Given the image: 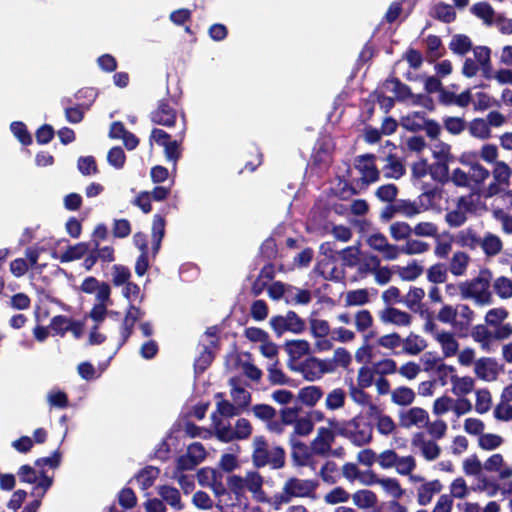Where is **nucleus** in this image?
Instances as JSON below:
<instances>
[{
	"label": "nucleus",
	"mask_w": 512,
	"mask_h": 512,
	"mask_svg": "<svg viewBox=\"0 0 512 512\" xmlns=\"http://www.w3.org/2000/svg\"><path fill=\"white\" fill-rule=\"evenodd\" d=\"M338 436L348 439L354 446L361 447L373 439V426L361 415L343 422H330Z\"/></svg>",
	"instance_id": "obj_1"
},
{
	"label": "nucleus",
	"mask_w": 512,
	"mask_h": 512,
	"mask_svg": "<svg viewBox=\"0 0 512 512\" xmlns=\"http://www.w3.org/2000/svg\"><path fill=\"white\" fill-rule=\"evenodd\" d=\"M492 280V272L488 268L480 269L478 276L459 284L463 299H474L479 305H490L493 302L489 290Z\"/></svg>",
	"instance_id": "obj_2"
},
{
	"label": "nucleus",
	"mask_w": 512,
	"mask_h": 512,
	"mask_svg": "<svg viewBox=\"0 0 512 512\" xmlns=\"http://www.w3.org/2000/svg\"><path fill=\"white\" fill-rule=\"evenodd\" d=\"M252 462L256 468L270 465L273 469H281L285 465V450L276 446L271 451L264 436H256L253 441Z\"/></svg>",
	"instance_id": "obj_3"
},
{
	"label": "nucleus",
	"mask_w": 512,
	"mask_h": 512,
	"mask_svg": "<svg viewBox=\"0 0 512 512\" xmlns=\"http://www.w3.org/2000/svg\"><path fill=\"white\" fill-rule=\"evenodd\" d=\"M318 483L313 480L299 479L296 477L289 478L282 489L281 493L273 496L274 509H280L281 505L289 503L294 497H309L311 496Z\"/></svg>",
	"instance_id": "obj_4"
},
{
	"label": "nucleus",
	"mask_w": 512,
	"mask_h": 512,
	"mask_svg": "<svg viewBox=\"0 0 512 512\" xmlns=\"http://www.w3.org/2000/svg\"><path fill=\"white\" fill-rule=\"evenodd\" d=\"M269 324L277 337H281L286 332L301 334L306 329L305 321L292 310L288 311L286 315L272 316Z\"/></svg>",
	"instance_id": "obj_5"
},
{
	"label": "nucleus",
	"mask_w": 512,
	"mask_h": 512,
	"mask_svg": "<svg viewBox=\"0 0 512 512\" xmlns=\"http://www.w3.org/2000/svg\"><path fill=\"white\" fill-rule=\"evenodd\" d=\"M176 101L171 98H163L158 101L157 107L151 111L149 118L156 125L172 127L176 123Z\"/></svg>",
	"instance_id": "obj_6"
},
{
	"label": "nucleus",
	"mask_w": 512,
	"mask_h": 512,
	"mask_svg": "<svg viewBox=\"0 0 512 512\" xmlns=\"http://www.w3.org/2000/svg\"><path fill=\"white\" fill-rule=\"evenodd\" d=\"M492 174L494 181L491 182L486 188L484 193L486 198L498 195L505 189V187L510 185L512 170L504 161H498L495 163Z\"/></svg>",
	"instance_id": "obj_7"
},
{
	"label": "nucleus",
	"mask_w": 512,
	"mask_h": 512,
	"mask_svg": "<svg viewBox=\"0 0 512 512\" xmlns=\"http://www.w3.org/2000/svg\"><path fill=\"white\" fill-rule=\"evenodd\" d=\"M376 156L374 154H364L357 156L355 167L361 172L362 180L370 184L379 180L380 172L375 165Z\"/></svg>",
	"instance_id": "obj_8"
},
{
	"label": "nucleus",
	"mask_w": 512,
	"mask_h": 512,
	"mask_svg": "<svg viewBox=\"0 0 512 512\" xmlns=\"http://www.w3.org/2000/svg\"><path fill=\"white\" fill-rule=\"evenodd\" d=\"M501 370L502 366L491 357H481L474 363V373L484 381L496 380Z\"/></svg>",
	"instance_id": "obj_9"
},
{
	"label": "nucleus",
	"mask_w": 512,
	"mask_h": 512,
	"mask_svg": "<svg viewBox=\"0 0 512 512\" xmlns=\"http://www.w3.org/2000/svg\"><path fill=\"white\" fill-rule=\"evenodd\" d=\"M368 245L381 253L387 260H394L399 256V247L388 242L386 236L380 232L369 236Z\"/></svg>",
	"instance_id": "obj_10"
},
{
	"label": "nucleus",
	"mask_w": 512,
	"mask_h": 512,
	"mask_svg": "<svg viewBox=\"0 0 512 512\" xmlns=\"http://www.w3.org/2000/svg\"><path fill=\"white\" fill-rule=\"evenodd\" d=\"M219 349V341L217 339L211 340L208 345H203L199 356L194 360L195 373H204L211 366L216 357L215 350Z\"/></svg>",
	"instance_id": "obj_11"
},
{
	"label": "nucleus",
	"mask_w": 512,
	"mask_h": 512,
	"mask_svg": "<svg viewBox=\"0 0 512 512\" xmlns=\"http://www.w3.org/2000/svg\"><path fill=\"white\" fill-rule=\"evenodd\" d=\"M292 369L301 372L303 377L308 381L320 379L325 374L326 370L322 367L321 359L313 356L305 359L299 367H292Z\"/></svg>",
	"instance_id": "obj_12"
},
{
	"label": "nucleus",
	"mask_w": 512,
	"mask_h": 512,
	"mask_svg": "<svg viewBox=\"0 0 512 512\" xmlns=\"http://www.w3.org/2000/svg\"><path fill=\"white\" fill-rule=\"evenodd\" d=\"M380 319L385 323H392L397 326H408L412 317L409 313L394 307H388L381 312Z\"/></svg>",
	"instance_id": "obj_13"
},
{
	"label": "nucleus",
	"mask_w": 512,
	"mask_h": 512,
	"mask_svg": "<svg viewBox=\"0 0 512 512\" xmlns=\"http://www.w3.org/2000/svg\"><path fill=\"white\" fill-rule=\"evenodd\" d=\"M165 218L160 214L153 216L152 222V252L156 255L161 247L162 239L165 235Z\"/></svg>",
	"instance_id": "obj_14"
},
{
	"label": "nucleus",
	"mask_w": 512,
	"mask_h": 512,
	"mask_svg": "<svg viewBox=\"0 0 512 512\" xmlns=\"http://www.w3.org/2000/svg\"><path fill=\"white\" fill-rule=\"evenodd\" d=\"M157 493L162 500L176 510H182L184 505L181 502V495L177 488L169 485H161L157 487Z\"/></svg>",
	"instance_id": "obj_15"
},
{
	"label": "nucleus",
	"mask_w": 512,
	"mask_h": 512,
	"mask_svg": "<svg viewBox=\"0 0 512 512\" xmlns=\"http://www.w3.org/2000/svg\"><path fill=\"white\" fill-rule=\"evenodd\" d=\"M91 245L88 242H79L75 245L68 246V248L59 256L62 263H67L75 260L82 259L90 250Z\"/></svg>",
	"instance_id": "obj_16"
},
{
	"label": "nucleus",
	"mask_w": 512,
	"mask_h": 512,
	"mask_svg": "<svg viewBox=\"0 0 512 512\" xmlns=\"http://www.w3.org/2000/svg\"><path fill=\"white\" fill-rule=\"evenodd\" d=\"M285 350L288 353L290 360L295 361L304 355L309 354L310 344L304 339L288 340L285 343Z\"/></svg>",
	"instance_id": "obj_17"
},
{
	"label": "nucleus",
	"mask_w": 512,
	"mask_h": 512,
	"mask_svg": "<svg viewBox=\"0 0 512 512\" xmlns=\"http://www.w3.org/2000/svg\"><path fill=\"white\" fill-rule=\"evenodd\" d=\"M160 474V469L151 465H148L141 469L134 478L137 480L141 490H147L153 486L155 480Z\"/></svg>",
	"instance_id": "obj_18"
},
{
	"label": "nucleus",
	"mask_w": 512,
	"mask_h": 512,
	"mask_svg": "<svg viewBox=\"0 0 512 512\" xmlns=\"http://www.w3.org/2000/svg\"><path fill=\"white\" fill-rule=\"evenodd\" d=\"M429 419L428 412L420 407L411 408L406 414L401 415V425L409 428L412 425L427 423Z\"/></svg>",
	"instance_id": "obj_19"
},
{
	"label": "nucleus",
	"mask_w": 512,
	"mask_h": 512,
	"mask_svg": "<svg viewBox=\"0 0 512 512\" xmlns=\"http://www.w3.org/2000/svg\"><path fill=\"white\" fill-rule=\"evenodd\" d=\"M430 15L432 18L446 24L452 23L456 19L454 8L445 2L435 4Z\"/></svg>",
	"instance_id": "obj_20"
},
{
	"label": "nucleus",
	"mask_w": 512,
	"mask_h": 512,
	"mask_svg": "<svg viewBox=\"0 0 512 512\" xmlns=\"http://www.w3.org/2000/svg\"><path fill=\"white\" fill-rule=\"evenodd\" d=\"M322 396L323 390L319 386H306L298 392V399L309 407L315 406Z\"/></svg>",
	"instance_id": "obj_21"
},
{
	"label": "nucleus",
	"mask_w": 512,
	"mask_h": 512,
	"mask_svg": "<svg viewBox=\"0 0 512 512\" xmlns=\"http://www.w3.org/2000/svg\"><path fill=\"white\" fill-rule=\"evenodd\" d=\"M424 112L415 111L407 116L401 118V125L408 131L418 132L424 129V122H426Z\"/></svg>",
	"instance_id": "obj_22"
},
{
	"label": "nucleus",
	"mask_w": 512,
	"mask_h": 512,
	"mask_svg": "<svg viewBox=\"0 0 512 512\" xmlns=\"http://www.w3.org/2000/svg\"><path fill=\"white\" fill-rule=\"evenodd\" d=\"M312 295L311 292L307 289H299L292 285H289L287 296H286V304H301L307 305L311 302Z\"/></svg>",
	"instance_id": "obj_23"
},
{
	"label": "nucleus",
	"mask_w": 512,
	"mask_h": 512,
	"mask_svg": "<svg viewBox=\"0 0 512 512\" xmlns=\"http://www.w3.org/2000/svg\"><path fill=\"white\" fill-rule=\"evenodd\" d=\"M437 341L441 344L445 357L455 355L459 348V343L450 332L443 331L436 335Z\"/></svg>",
	"instance_id": "obj_24"
},
{
	"label": "nucleus",
	"mask_w": 512,
	"mask_h": 512,
	"mask_svg": "<svg viewBox=\"0 0 512 512\" xmlns=\"http://www.w3.org/2000/svg\"><path fill=\"white\" fill-rule=\"evenodd\" d=\"M386 87L394 92L397 100L404 101L413 96L411 88L405 83L401 82L398 78H391L386 80Z\"/></svg>",
	"instance_id": "obj_25"
},
{
	"label": "nucleus",
	"mask_w": 512,
	"mask_h": 512,
	"mask_svg": "<svg viewBox=\"0 0 512 512\" xmlns=\"http://www.w3.org/2000/svg\"><path fill=\"white\" fill-rule=\"evenodd\" d=\"M334 440V433L325 427L318 429L317 437L313 440V444H323V448L316 449L317 455H326L331 450V443Z\"/></svg>",
	"instance_id": "obj_26"
},
{
	"label": "nucleus",
	"mask_w": 512,
	"mask_h": 512,
	"mask_svg": "<svg viewBox=\"0 0 512 512\" xmlns=\"http://www.w3.org/2000/svg\"><path fill=\"white\" fill-rule=\"evenodd\" d=\"M481 248L486 256L493 257L499 254L502 250L501 239L492 233H487L482 238Z\"/></svg>",
	"instance_id": "obj_27"
},
{
	"label": "nucleus",
	"mask_w": 512,
	"mask_h": 512,
	"mask_svg": "<svg viewBox=\"0 0 512 512\" xmlns=\"http://www.w3.org/2000/svg\"><path fill=\"white\" fill-rule=\"evenodd\" d=\"M457 242L461 247L475 250L481 247L482 238L473 229H466L458 234Z\"/></svg>",
	"instance_id": "obj_28"
},
{
	"label": "nucleus",
	"mask_w": 512,
	"mask_h": 512,
	"mask_svg": "<svg viewBox=\"0 0 512 512\" xmlns=\"http://www.w3.org/2000/svg\"><path fill=\"white\" fill-rule=\"evenodd\" d=\"M290 445L292 447V457L299 465H305L310 457L308 447L305 443L298 441L294 435L290 436Z\"/></svg>",
	"instance_id": "obj_29"
},
{
	"label": "nucleus",
	"mask_w": 512,
	"mask_h": 512,
	"mask_svg": "<svg viewBox=\"0 0 512 512\" xmlns=\"http://www.w3.org/2000/svg\"><path fill=\"white\" fill-rule=\"evenodd\" d=\"M471 13L474 14L479 19H482L483 22L488 26H491L494 23L493 18L495 15V11L488 2L475 3L471 7Z\"/></svg>",
	"instance_id": "obj_30"
},
{
	"label": "nucleus",
	"mask_w": 512,
	"mask_h": 512,
	"mask_svg": "<svg viewBox=\"0 0 512 512\" xmlns=\"http://www.w3.org/2000/svg\"><path fill=\"white\" fill-rule=\"evenodd\" d=\"M231 397L233 401L238 405V408H246L251 401V394L242 387L237 386V380L235 378L230 379Z\"/></svg>",
	"instance_id": "obj_31"
},
{
	"label": "nucleus",
	"mask_w": 512,
	"mask_h": 512,
	"mask_svg": "<svg viewBox=\"0 0 512 512\" xmlns=\"http://www.w3.org/2000/svg\"><path fill=\"white\" fill-rule=\"evenodd\" d=\"M449 49L458 55H465L472 49L471 39L465 34H456L449 43Z\"/></svg>",
	"instance_id": "obj_32"
},
{
	"label": "nucleus",
	"mask_w": 512,
	"mask_h": 512,
	"mask_svg": "<svg viewBox=\"0 0 512 512\" xmlns=\"http://www.w3.org/2000/svg\"><path fill=\"white\" fill-rule=\"evenodd\" d=\"M469 260L470 258L467 253L462 251L455 252L450 262V272L455 276H461L465 274Z\"/></svg>",
	"instance_id": "obj_33"
},
{
	"label": "nucleus",
	"mask_w": 512,
	"mask_h": 512,
	"mask_svg": "<svg viewBox=\"0 0 512 512\" xmlns=\"http://www.w3.org/2000/svg\"><path fill=\"white\" fill-rule=\"evenodd\" d=\"M429 174L432 179L440 184H446L450 181L449 163L433 162L429 165Z\"/></svg>",
	"instance_id": "obj_34"
},
{
	"label": "nucleus",
	"mask_w": 512,
	"mask_h": 512,
	"mask_svg": "<svg viewBox=\"0 0 512 512\" xmlns=\"http://www.w3.org/2000/svg\"><path fill=\"white\" fill-rule=\"evenodd\" d=\"M415 393L413 389L400 386L396 388L391 394V400L393 403L399 406H408L414 402Z\"/></svg>",
	"instance_id": "obj_35"
},
{
	"label": "nucleus",
	"mask_w": 512,
	"mask_h": 512,
	"mask_svg": "<svg viewBox=\"0 0 512 512\" xmlns=\"http://www.w3.org/2000/svg\"><path fill=\"white\" fill-rule=\"evenodd\" d=\"M432 156L437 162L451 163L454 161V155L451 152V145L438 140L432 149Z\"/></svg>",
	"instance_id": "obj_36"
},
{
	"label": "nucleus",
	"mask_w": 512,
	"mask_h": 512,
	"mask_svg": "<svg viewBox=\"0 0 512 512\" xmlns=\"http://www.w3.org/2000/svg\"><path fill=\"white\" fill-rule=\"evenodd\" d=\"M72 320L73 319L65 315L54 316L49 324V328L52 335L63 337L67 332H69V327L71 325Z\"/></svg>",
	"instance_id": "obj_37"
},
{
	"label": "nucleus",
	"mask_w": 512,
	"mask_h": 512,
	"mask_svg": "<svg viewBox=\"0 0 512 512\" xmlns=\"http://www.w3.org/2000/svg\"><path fill=\"white\" fill-rule=\"evenodd\" d=\"M354 504L361 508H372L377 504V496L371 490H359L353 494Z\"/></svg>",
	"instance_id": "obj_38"
},
{
	"label": "nucleus",
	"mask_w": 512,
	"mask_h": 512,
	"mask_svg": "<svg viewBox=\"0 0 512 512\" xmlns=\"http://www.w3.org/2000/svg\"><path fill=\"white\" fill-rule=\"evenodd\" d=\"M388 164L384 166V174L387 178L399 179L405 173L403 164L398 160L394 154L387 156Z\"/></svg>",
	"instance_id": "obj_39"
},
{
	"label": "nucleus",
	"mask_w": 512,
	"mask_h": 512,
	"mask_svg": "<svg viewBox=\"0 0 512 512\" xmlns=\"http://www.w3.org/2000/svg\"><path fill=\"white\" fill-rule=\"evenodd\" d=\"M453 384V392L456 395H467L474 388V380L470 376L458 377L457 375L451 376Z\"/></svg>",
	"instance_id": "obj_40"
},
{
	"label": "nucleus",
	"mask_w": 512,
	"mask_h": 512,
	"mask_svg": "<svg viewBox=\"0 0 512 512\" xmlns=\"http://www.w3.org/2000/svg\"><path fill=\"white\" fill-rule=\"evenodd\" d=\"M398 214H401L407 218H412L422 212V206L416 201L407 199H398L395 201Z\"/></svg>",
	"instance_id": "obj_41"
},
{
	"label": "nucleus",
	"mask_w": 512,
	"mask_h": 512,
	"mask_svg": "<svg viewBox=\"0 0 512 512\" xmlns=\"http://www.w3.org/2000/svg\"><path fill=\"white\" fill-rule=\"evenodd\" d=\"M213 422L215 424V433L219 441L228 443L236 439L235 430L228 425H223L220 419L216 418L215 413L212 415Z\"/></svg>",
	"instance_id": "obj_42"
},
{
	"label": "nucleus",
	"mask_w": 512,
	"mask_h": 512,
	"mask_svg": "<svg viewBox=\"0 0 512 512\" xmlns=\"http://www.w3.org/2000/svg\"><path fill=\"white\" fill-rule=\"evenodd\" d=\"M330 159V147L329 143L322 141L318 142L313 149V153L311 156L312 164L314 166H321L325 164Z\"/></svg>",
	"instance_id": "obj_43"
},
{
	"label": "nucleus",
	"mask_w": 512,
	"mask_h": 512,
	"mask_svg": "<svg viewBox=\"0 0 512 512\" xmlns=\"http://www.w3.org/2000/svg\"><path fill=\"white\" fill-rule=\"evenodd\" d=\"M403 343L404 351L410 355L419 354L427 346L426 341L424 339L413 333H411L405 340H403Z\"/></svg>",
	"instance_id": "obj_44"
},
{
	"label": "nucleus",
	"mask_w": 512,
	"mask_h": 512,
	"mask_svg": "<svg viewBox=\"0 0 512 512\" xmlns=\"http://www.w3.org/2000/svg\"><path fill=\"white\" fill-rule=\"evenodd\" d=\"M346 399L345 391L342 388H335L326 397V408L337 410L344 406Z\"/></svg>",
	"instance_id": "obj_45"
},
{
	"label": "nucleus",
	"mask_w": 512,
	"mask_h": 512,
	"mask_svg": "<svg viewBox=\"0 0 512 512\" xmlns=\"http://www.w3.org/2000/svg\"><path fill=\"white\" fill-rule=\"evenodd\" d=\"M493 288L501 299H509L512 297V280L508 277L500 276L496 278Z\"/></svg>",
	"instance_id": "obj_46"
},
{
	"label": "nucleus",
	"mask_w": 512,
	"mask_h": 512,
	"mask_svg": "<svg viewBox=\"0 0 512 512\" xmlns=\"http://www.w3.org/2000/svg\"><path fill=\"white\" fill-rule=\"evenodd\" d=\"M11 132L18 139V141L25 146L32 143V136L29 133L25 123L21 121H14L10 125Z\"/></svg>",
	"instance_id": "obj_47"
},
{
	"label": "nucleus",
	"mask_w": 512,
	"mask_h": 512,
	"mask_svg": "<svg viewBox=\"0 0 512 512\" xmlns=\"http://www.w3.org/2000/svg\"><path fill=\"white\" fill-rule=\"evenodd\" d=\"M469 132L472 136L487 139L490 137V128L487 122L482 118H475L469 124Z\"/></svg>",
	"instance_id": "obj_48"
},
{
	"label": "nucleus",
	"mask_w": 512,
	"mask_h": 512,
	"mask_svg": "<svg viewBox=\"0 0 512 512\" xmlns=\"http://www.w3.org/2000/svg\"><path fill=\"white\" fill-rule=\"evenodd\" d=\"M311 314L309 318L310 331L315 338H325L330 333V325L328 321L322 319L313 318Z\"/></svg>",
	"instance_id": "obj_49"
},
{
	"label": "nucleus",
	"mask_w": 512,
	"mask_h": 512,
	"mask_svg": "<svg viewBox=\"0 0 512 512\" xmlns=\"http://www.w3.org/2000/svg\"><path fill=\"white\" fill-rule=\"evenodd\" d=\"M360 249L357 246H348L339 251L343 266L355 267L359 262Z\"/></svg>",
	"instance_id": "obj_50"
},
{
	"label": "nucleus",
	"mask_w": 512,
	"mask_h": 512,
	"mask_svg": "<svg viewBox=\"0 0 512 512\" xmlns=\"http://www.w3.org/2000/svg\"><path fill=\"white\" fill-rule=\"evenodd\" d=\"M429 249V244L420 240L408 239L405 245L399 247V253L406 255L421 254Z\"/></svg>",
	"instance_id": "obj_51"
},
{
	"label": "nucleus",
	"mask_w": 512,
	"mask_h": 512,
	"mask_svg": "<svg viewBox=\"0 0 512 512\" xmlns=\"http://www.w3.org/2000/svg\"><path fill=\"white\" fill-rule=\"evenodd\" d=\"M503 443V438L497 434L482 433L478 438V445L483 450H494L500 447Z\"/></svg>",
	"instance_id": "obj_52"
},
{
	"label": "nucleus",
	"mask_w": 512,
	"mask_h": 512,
	"mask_svg": "<svg viewBox=\"0 0 512 512\" xmlns=\"http://www.w3.org/2000/svg\"><path fill=\"white\" fill-rule=\"evenodd\" d=\"M492 398L488 389H479L476 392L475 410L479 414L488 412L491 408Z\"/></svg>",
	"instance_id": "obj_53"
},
{
	"label": "nucleus",
	"mask_w": 512,
	"mask_h": 512,
	"mask_svg": "<svg viewBox=\"0 0 512 512\" xmlns=\"http://www.w3.org/2000/svg\"><path fill=\"white\" fill-rule=\"evenodd\" d=\"M118 503L124 510H130L137 505L135 492L128 487H124L118 493Z\"/></svg>",
	"instance_id": "obj_54"
},
{
	"label": "nucleus",
	"mask_w": 512,
	"mask_h": 512,
	"mask_svg": "<svg viewBox=\"0 0 512 512\" xmlns=\"http://www.w3.org/2000/svg\"><path fill=\"white\" fill-rule=\"evenodd\" d=\"M428 281L434 284L444 283L447 279V269L443 263L432 265L427 271Z\"/></svg>",
	"instance_id": "obj_55"
},
{
	"label": "nucleus",
	"mask_w": 512,
	"mask_h": 512,
	"mask_svg": "<svg viewBox=\"0 0 512 512\" xmlns=\"http://www.w3.org/2000/svg\"><path fill=\"white\" fill-rule=\"evenodd\" d=\"M436 197L441 198V190L438 187L425 190L422 194H420L418 197V203L422 206V211L433 207L435 205Z\"/></svg>",
	"instance_id": "obj_56"
},
{
	"label": "nucleus",
	"mask_w": 512,
	"mask_h": 512,
	"mask_svg": "<svg viewBox=\"0 0 512 512\" xmlns=\"http://www.w3.org/2000/svg\"><path fill=\"white\" fill-rule=\"evenodd\" d=\"M77 167L84 176L95 175L99 172L93 156H82L78 159Z\"/></svg>",
	"instance_id": "obj_57"
},
{
	"label": "nucleus",
	"mask_w": 512,
	"mask_h": 512,
	"mask_svg": "<svg viewBox=\"0 0 512 512\" xmlns=\"http://www.w3.org/2000/svg\"><path fill=\"white\" fill-rule=\"evenodd\" d=\"M108 163L116 169H122L126 162V155L122 147H112L107 154Z\"/></svg>",
	"instance_id": "obj_58"
},
{
	"label": "nucleus",
	"mask_w": 512,
	"mask_h": 512,
	"mask_svg": "<svg viewBox=\"0 0 512 512\" xmlns=\"http://www.w3.org/2000/svg\"><path fill=\"white\" fill-rule=\"evenodd\" d=\"M444 128L452 135L462 133L466 128L463 118L448 116L443 119Z\"/></svg>",
	"instance_id": "obj_59"
},
{
	"label": "nucleus",
	"mask_w": 512,
	"mask_h": 512,
	"mask_svg": "<svg viewBox=\"0 0 512 512\" xmlns=\"http://www.w3.org/2000/svg\"><path fill=\"white\" fill-rule=\"evenodd\" d=\"M278 248L274 238L269 237L260 246V255L263 259L271 262L277 257Z\"/></svg>",
	"instance_id": "obj_60"
},
{
	"label": "nucleus",
	"mask_w": 512,
	"mask_h": 512,
	"mask_svg": "<svg viewBox=\"0 0 512 512\" xmlns=\"http://www.w3.org/2000/svg\"><path fill=\"white\" fill-rule=\"evenodd\" d=\"M423 273V267L418 265L415 261L408 264L406 267L399 268V276L404 281H414Z\"/></svg>",
	"instance_id": "obj_61"
},
{
	"label": "nucleus",
	"mask_w": 512,
	"mask_h": 512,
	"mask_svg": "<svg viewBox=\"0 0 512 512\" xmlns=\"http://www.w3.org/2000/svg\"><path fill=\"white\" fill-rule=\"evenodd\" d=\"M346 305H364L369 301V294L366 289H357L349 291L346 295Z\"/></svg>",
	"instance_id": "obj_62"
},
{
	"label": "nucleus",
	"mask_w": 512,
	"mask_h": 512,
	"mask_svg": "<svg viewBox=\"0 0 512 512\" xmlns=\"http://www.w3.org/2000/svg\"><path fill=\"white\" fill-rule=\"evenodd\" d=\"M376 196L383 202H395L398 194V187L395 184H385L376 190Z\"/></svg>",
	"instance_id": "obj_63"
},
{
	"label": "nucleus",
	"mask_w": 512,
	"mask_h": 512,
	"mask_svg": "<svg viewBox=\"0 0 512 512\" xmlns=\"http://www.w3.org/2000/svg\"><path fill=\"white\" fill-rule=\"evenodd\" d=\"M294 424V432L291 435H294V437L298 436H307L309 435L313 429H314V423L312 422V419L306 417L297 418V420L293 423Z\"/></svg>",
	"instance_id": "obj_64"
}]
</instances>
